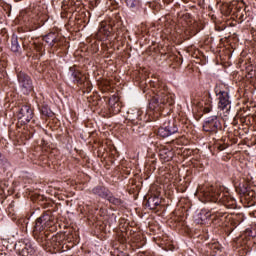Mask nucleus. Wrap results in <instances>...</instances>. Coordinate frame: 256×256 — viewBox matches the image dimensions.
Wrapping results in <instances>:
<instances>
[{"mask_svg": "<svg viewBox=\"0 0 256 256\" xmlns=\"http://www.w3.org/2000/svg\"><path fill=\"white\" fill-rule=\"evenodd\" d=\"M126 5L130 9H135L139 5V0H126Z\"/></svg>", "mask_w": 256, "mask_h": 256, "instance_id": "b1692460", "label": "nucleus"}, {"mask_svg": "<svg viewBox=\"0 0 256 256\" xmlns=\"http://www.w3.org/2000/svg\"><path fill=\"white\" fill-rule=\"evenodd\" d=\"M244 237H251L252 239L256 237V231L251 228H247L244 231Z\"/></svg>", "mask_w": 256, "mask_h": 256, "instance_id": "5701e85b", "label": "nucleus"}, {"mask_svg": "<svg viewBox=\"0 0 256 256\" xmlns=\"http://www.w3.org/2000/svg\"><path fill=\"white\" fill-rule=\"evenodd\" d=\"M93 195H97L98 197H101L102 199H107L109 195H111V191L107 189L105 186L98 185L92 189Z\"/></svg>", "mask_w": 256, "mask_h": 256, "instance_id": "f8f14e48", "label": "nucleus"}, {"mask_svg": "<svg viewBox=\"0 0 256 256\" xmlns=\"http://www.w3.org/2000/svg\"><path fill=\"white\" fill-rule=\"evenodd\" d=\"M106 199L112 205H116V207H121V205H123V200H121V198H116L115 196H113L111 194H109Z\"/></svg>", "mask_w": 256, "mask_h": 256, "instance_id": "a211bd4d", "label": "nucleus"}, {"mask_svg": "<svg viewBox=\"0 0 256 256\" xmlns=\"http://www.w3.org/2000/svg\"><path fill=\"white\" fill-rule=\"evenodd\" d=\"M146 205L147 207H149V209H152L154 211L155 209H157V207H159V205H161V199H159V197L157 196L150 197L147 200Z\"/></svg>", "mask_w": 256, "mask_h": 256, "instance_id": "2eb2a0df", "label": "nucleus"}, {"mask_svg": "<svg viewBox=\"0 0 256 256\" xmlns=\"http://www.w3.org/2000/svg\"><path fill=\"white\" fill-rule=\"evenodd\" d=\"M194 196L202 203L211 201L212 203H221L227 209H235L237 200L229 195V192H224L223 189H215L213 186L199 185Z\"/></svg>", "mask_w": 256, "mask_h": 256, "instance_id": "f257e3e1", "label": "nucleus"}, {"mask_svg": "<svg viewBox=\"0 0 256 256\" xmlns=\"http://www.w3.org/2000/svg\"><path fill=\"white\" fill-rule=\"evenodd\" d=\"M40 111L44 115V117H51V115H53V112L51 111V109L47 105H43L40 108Z\"/></svg>", "mask_w": 256, "mask_h": 256, "instance_id": "4be33fe9", "label": "nucleus"}, {"mask_svg": "<svg viewBox=\"0 0 256 256\" xmlns=\"http://www.w3.org/2000/svg\"><path fill=\"white\" fill-rule=\"evenodd\" d=\"M43 41L48 43L50 47H55V43L59 42V35L55 32H50L43 37Z\"/></svg>", "mask_w": 256, "mask_h": 256, "instance_id": "4468645a", "label": "nucleus"}, {"mask_svg": "<svg viewBox=\"0 0 256 256\" xmlns=\"http://www.w3.org/2000/svg\"><path fill=\"white\" fill-rule=\"evenodd\" d=\"M11 51H13V53H20L21 51V46L19 45V39L17 38V36L12 37Z\"/></svg>", "mask_w": 256, "mask_h": 256, "instance_id": "f3484780", "label": "nucleus"}, {"mask_svg": "<svg viewBox=\"0 0 256 256\" xmlns=\"http://www.w3.org/2000/svg\"><path fill=\"white\" fill-rule=\"evenodd\" d=\"M163 153H165V152H164V151H162V152L160 153V156H161V157H163Z\"/></svg>", "mask_w": 256, "mask_h": 256, "instance_id": "7c9ffc66", "label": "nucleus"}, {"mask_svg": "<svg viewBox=\"0 0 256 256\" xmlns=\"http://www.w3.org/2000/svg\"><path fill=\"white\" fill-rule=\"evenodd\" d=\"M151 85L155 88V96L149 103V109L153 111L154 117H159L164 109H171L175 105V99L173 95L167 91L165 85H159V83L152 82Z\"/></svg>", "mask_w": 256, "mask_h": 256, "instance_id": "f03ea898", "label": "nucleus"}, {"mask_svg": "<svg viewBox=\"0 0 256 256\" xmlns=\"http://www.w3.org/2000/svg\"><path fill=\"white\" fill-rule=\"evenodd\" d=\"M55 226V215L51 210H47L41 214L39 218L35 221L34 226V237L40 243L49 239V231H53V227Z\"/></svg>", "mask_w": 256, "mask_h": 256, "instance_id": "7ed1b4c3", "label": "nucleus"}, {"mask_svg": "<svg viewBox=\"0 0 256 256\" xmlns=\"http://www.w3.org/2000/svg\"><path fill=\"white\" fill-rule=\"evenodd\" d=\"M194 29H196V33H199L203 29V22H194Z\"/></svg>", "mask_w": 256, "mask_h": 256, "instance_id": "bb28decb", "label": "nucleus"}, {"mask_svg": "<svg viewBox=\"0 0 256 256\" xmlns=\"http://www.w3.org/2000/svg\"><path fill=\"white\" fill-rule=\"evenodd\" d=\"M58 40H59L58 42H55L54 47H56V49H61V46L64 45L65 43V38L58 36Z\"/></svg>", "mask_w": 256, "mask_h": 256, "instance_id": "393cba45", "label": "nucleus"}, {"mask_svg": "<svg viewBox=\"0 0 256 256\" xmlns=\"http://www.w3.org/2000/svg\"><path fill=\"white\" fill-rule=\"evenodd\" d=\"M213 106L209 102H205V100H197L194 99V115H198V117H203L204 113H211Z\"/></svg>", "mask_w": 256, "mask_h": 256, "instance_id": "6e6552de", "label": "nucleus"}, {"mask_svg": "<svg viewBox=\"0 0 256 256\" xmlns=\"http://www.w3.org/2000/svg\"><path fill=\"white\" fill-rule=\"evenodd\" d=\"M98 33H99L100 35H104L105 37H109V35H111V32L109 31V26H107V25L105 24V22H102V23L100 24V28H99Z\"/></svg>", "mask_w": 256, "mask_h": 256, "instance_id": "6ab92c4d", "label": "nucleus"}, {"mask_svg": "<svg viewBox=\"0 0 256 256\" xmlns=\"http://www.w3.org/2000/svg\"><path fill=\"white\" fill-rule=\"evenodd\" d=\"M34 45H35V49H36V51H38V53H41V51H43V44L34 43Z\"/></svg>", "mask_w": 256, "mask_h": 256, "instance_id": "c85d7f7f", "label": "nucleus"}, {"mask_svg": "<svg viewBox=\"0 0 256 256\" xmlns=\"http://www.w3.org/2000/svg\"><path fill=\"white\" fill-rule=\"evenodd\" d=\"M208 249L217 253V251H221V244L217 241H212L208 244Z\"/></svg>", "mask_w": 256, "mask_h": 256, "instance_id": "412c9836", "label": "nucleus"}, {"mask_svg": "<svg viewBox=\"0 0 256 256\" xmlns=\"http://www.w3.org/2000/svg\"><path fill=\"white\" fill-rule=\"evenodd\" d=\"M114 98L109 100V105L113 109L114 113H119L121 111V106L119 105L118 99Z\"/></svg>", "mask_w": 256, "mask_h": 256, "instance_id": "aec40b11", "label": "nucleus"}, {"mask_svg": "<svg viewBox=\"0 0 256 256\" xmlns=\"http://www.w3.org/2000/svg\"><path fill=\"white\" fill-rule=\"evenodd\" d=\"M165 155L163 157L164 161H171L173 159V152L171 150H168V152H165Z\"/></svg>", "mask_w": 256, "mask_h": 256, "instance_id": "a878e982", "label": "nucleus"}, {"mask_svg": "<svg viewBox=\"0 0 256 256\" xmlns=\"http://www.w3.org/2000/svg\"><path fill=\"white\" fill-rule=\"evenodd\" d=\"M70 76L73 79V83L84 88V93H91V82L87 80V77L83 76L81 71L77 67L72 66L69 68Z\"/></svg>", "mask_w": 256, "mask_h": 256, "instance_id": "39448f33", "label": "nucleus"}, {"mask_svg": "<svg viewBox=\"0 0 256 256\" xmlns=\"http://www.w3.org/2000/svg\"><path fill=\"white\" fill-rule=\"evenodd\" d=\"M0 256H9V255H7L5 253H0Z\"/></svg>", "mask_w": 256, "mask_h": 256, "instance_id": "c756f323", "label": "nucleus"}, {"mask_svg": "<svg viewBox=\"0 0 256 256\" xmlns=\"http://www.w3.org/2000/svg\"><path fill=\"white\" fill-rule=\"evenodd\" d=\"M200 219H201V221H203V219H205V218L201 217Z\"/></svg>", "mask_w": 256, "mask_h": 256, "instance_id": "2f4dec72", "label": "nucleus"}, {"mask_svg": "<svg viewBox=\"0 0 256 256\" xmlns=\"http://www.w3.org/2000/svg\"><path fill=\"white\" fill-rule=\"evenodd\" d=\"M143 112L141 110H136L133 113L128 114V119L132 125H141Z\"/></svg>", "mask_w": 256, "mask_h": 256, "instance_id": "ddd939ff", "label": "nucleus"}, {"mask_svg": "<svg viewBox=\"0 0 256 256\" xmlns=\"http://www.w3.org/2000/svg\"><path fill=\"white\" fill-rule=\"evenodd\" d=\"M15 248L18 249V251L23 256H27L29 253H33V247H31V242H29V240L18 242L15 245Z\"/></svg>", "mask_w": 256, "mask_h": 256, "instance_id": "9b49d317", "label": "nucleus"}, {"mask_svg": "<svg viewBox=\"0 0 256 256\" xmlns=\"http://www.w3.org/2000/svg\"><path fill=\"white\" fill-rule=\"evenodd\" d=\"M216 95L219 97L218 108L221 111H229L231 109V100H229V92L225 91H216Z\"/></svg>", "mask_w": 256, "mask_h": 256, "instance_id": "1a4fd4ad", "label": "nucleus"}, {"mask_svg": "<svg viewBox=\"0 0 256 256\" xmlns=\"http://www.w3.org/2000/svg\"><path fill=\"white\" fill-rule=\"evenodd\" d=\"M18 121L21 122V125H27L33 119V109L30 105H22L17 114Z\"/></svg>", "mask_w": 256, "mask_h": 256, "instance_id": "0eeeda50", "label": "nucleus"}, {"mask_svg": "<svg viewBox=\"0 0 256 256\" xmlns=\"http://www.w3.org/2000/svg\"><path fill=\"white\" fill-rule=\"evenodd\" d=\"M18 86L23 95H30L35 87L33 86V79L27 73L18 71L16 73Z\"/></svg>", "mask_w": 256, "mask_h": 256, "instance_id": "20e7f679", "label": "nucleus"}, {"mask_svg": "<svg viewBox=\"0 0 256 256\" xmlns=\"http://www.w3.org/2000/svg\"><path fill=\"white\" fill-rule=\"evenodd\" d=\"M179 131L177 128V124H175V120H167L163 123V125L158 129L159 137H170V135H175Z\"/></svg>", "mask_w": 256, "mask_h": 256, "instance_id": "423d86ee", "label": "nucleus"}, {"mask_svg": "<svg viewBox=\"0 0 256 256\" xmlns=\"http://www.w3.org/2000/svg\"><path fill=\"white\" fill-rule=\"evenodd\" d=\"M211 214L215 215L216 217H223V215H225V213L220 212V211H215V210H211Z\"/></svg>", "mask_w": 256, "mask_h": 256, "instance_id": "cd10ccee", "label": "nucleus"}, {"mask_svg": "<svg viewBox=\"0 0 256 256\" xmlns=\"http://www.w3.org/2000/svg\"><path fill=\"white\" fill-rule=\"evenodd\" d=\"M43 241H50L52 247H59L61 245V241H63V237L61 234L57 233L53 235L51 238H49V234H48V239Z\"/></svg>", "mask_w": 256, "mask_h": 256, "instance_id": "dca6fc26", "label": "nucleus"}, {"mask_svg": "<svg viewBox=\"0 0 256 256\" xmlns=\"http://www.w3.org/2000/svg\"><path fill=\"white\" fill-rule=\"evenodd\" d=\"M219 127H221V122H219L217 116L208 117L203 124L204 131H208L210 133H217V129H219Z\"/></svg>", "mask_w": 256, "mask_h": 256, "instance_id": "9d476101", "label": "nucleus"}]
</instances>
